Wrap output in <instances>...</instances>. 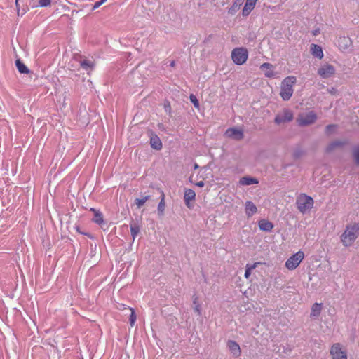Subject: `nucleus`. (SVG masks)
<instances>
[{
    "instance_id": "nucleus-1",
    "label": "nucleus",
    "mask_w": 359,
    "mask_h": 359,
    "mask_svg": "<svg viewBox=\"0 0 359 359\" xmlns=\"http://www.w3.org/2000/svg\"><path fill=\"white\" fill-rule=\"evenodd\" d=\"M359 236V225L357 224H349L341 235V242L345 247H350L355 241Z\"/></svg>"
},
{
    "instance_id": "nucleus-18",
    "label": "nucleus",
    "mask_w": 359,
    "mask_h": 359,
    "mask_svg": "<svg viewBox=\"0 0 359 359\" xmlns=\"http://www.w3.org/2000/svg\"><path fill=\"white\" fill-rule=\"evenodd\" d=\"M196 193L191 189H185L184 200L187 207H189V202L195 199Z\"/></svg>"
},
{
    "instance_id": "nucleus-27",
    "label": "nucleus",
    "mask_w": 359,
    "mask_h": 359,
    "mask_svg": "<svg viewBox=\"0 0 359 359\" xmlns=\"http://www.w3.org/2000/svg\"><path fill=\"white\" fill-rule=\"evenodd\" d=\"M255 6L252 5V4L245 3V6L242 10L243 16H244V17L248 16L252 12V11L254 9Z\"/></svg>"
},
{
    "instance_id": "nucleus-44",
    "label": "nucleus",
    "mask_w": 359,
    "mask_h": 359,
    "mask_svg": "<svg viewBox=\"0 0 359 359\" xmlns=\"http://www.w3.org/2000/svg\"><path fill=\"white\" fill-rule=\"evenodd\" d=\"M19 0H15V5H16V7H17V9H18V15H20V11H19Z\"/></svg>"
},
{
    "instance_id": "nucleus-32",
    "label": "nucleus",
    "mask_w": 359,
    "mask_h": 359,
    "mask_svg": "<svg viewBox=\"0 0 359 359\" xmlns=\"http://www.w3.org/2000/svg\"><path fill=\"white\" fill-rule=\"evenodd\" d=\"M353 155L355 163L359 165V146L355 147L353 151Z\"/></svg>"
},
{
    "instance_id": "nucleus-35",
    "label": "nucleus",
    "mask_w": 359,
    "mask_h": 359,
    "mask_svg": "<svg viewBox=\"0 0 359 359\" xmlns=\"http://www.w3.org/2000/svg\"><path fill=\"white\" fill-rule=\"evenodd\" d=\"M190 101L194 104V107L196 108L199 107V103L196 96L194 95H190Z\"/></svg>"
},
{
    "instance_id": "nucleus-41",
    "label": "nucleus",
    "mask_w": 359,
    "mask_h": 359,
    "mask_svg": "<svg viewBox=\"0 0 359 359\" xmlns=\"http://www.w3.org/2000/svg\"><path fill=\"white\" fill-rule=\"evenodd\" d=\"M196 185L199 187H204L205 183L203 182V181H200V182H198L197 183H196Z\"/></svg>"
},
{
    "instance_id": "nucleus-21",
    "label": "nucleus",
    "mask_w": 359,
    "mask_h": 359,
    "mask_svg": "<svg viewBox=\"0 0 359 359\" xmlns=\"http://www.w3.org/2000/svg\"><path fill=\"white\" fill-rule=\"evenodd\" d=\"M150 144H151V147L156 149V150H161V148H162V142H161V140H160V138L154 135H152L150 138Z\"/></svg>"
},
{
    "instance_id": "nucleus-24",
    "label": "nucleus",
    "mask_w": 359,
    "mask_h": 359,
    "mask_svg": "<svg viewBox=\"0 0 359 359\" xmlns=\"http://www.w3.org/2000/svg\"><path fill=\"white\" fill-rule=\"evenodd\" d=\"M15 65L20 73L28 74L29 72L28 67L20 59L16 60Z\"/></svg>"
},
{
    "instance_id": "nucleus-29",
    "label": "nucleus",
    "mask_w": 359,
    "mask_h": 359,
    "mask_svg": "<svg viewBox=\"0 0 359 359\" xmlns=\"http://www.w3.org/2000/svg\"><path fill=\"white\" fill-rule=\"evenodd\" d=\"M337 126L331 124L326 126L325 133L328 135L333 134L337 130Z\"/></svg>"
},
{
    "instance_id": "nucleus-12",
    "label": "nucleus",
    "mask_w": 359,
    "mask_h": 359,
    "mask_svg": "<svg viewBox=\"0 0 359 359\" xmlns=\"http://www.w3.org/2000/svg\"><path fill=\"white\" fill-rule=\"evenodd\" d=\"M227 346L234 357L237 358L241 355V348L237 342L233 340H229L227 342Z\"/></svg>"
},
{
    "instance_id": "nucleus-19",
    "label": "nucleus",
    "mask_w": 359,
    "mask_h": 359,
    "mask_svg": "<svg viewBox=\"0 0 359 359\" xmlns=\"http://www.w3.org/2000/svg\"><path fill=\"white\" fill-rule=\"evenodd\" d=\"M244 0H233V4L228 9L229 14L233 15L238 11H239L241 5L243 4Z\"/></svg>"
},
{
    "instance_id": "nucleus-48",
    "label": "nucleus",
    "mask_w": 359,
    "mask_h": 359,
    "mask_svg": "<svg viewBox=\"0 0 359 359\" xmlns=\"http://www.w3.org/2000/svg\"><path fill=\"white\" fill-rule=\"evenodd\" d=\"M168 107H170V105H169V104H168V106H165V109H166L167 108H168Z\"/></svg>"
},
{
    "instance_id": "nucleus-4",
    "label": "nucleus",
    "mask_w": 359,
    "mask_h": 359,
    "mask_svg": "<svg viewBox=\"0 0 359 359\" xmlns=\"http://www.w3.org/2000/svg\"><path fill=\"white\" fill-rule=\"evenodd\" d=\"M248 53L244 48H236L231 52V58L237 65H243L248 60Z\"/></svg>"
},
{
    "instance_id": "nucleus-43",
    "label": "nucleus",
    "mask_w": 359,
    "mask_h": 359,
    "mask_svg": "<svg viewBox=\"0 0 359 359\" xmlns=\"http://www.w3.org/2000/svg\"><path fill=\"white\" fill-rule=\"evenodd\" d=\"M300 155H301V151H295V152H294V157H296V158L299 157V156H300Z\"/></svg>"
},
{
    "instance_id": "nucleus-37",
    "label": "nucleus",
    "mask_w": 359,
    "mask_h": 359,
    "mask_svg": "<svg viewBox=\"0 0 359 359\" xmlns=\"http://www.w3.org/2000/svg\"><path fill=\"white\" fill-rule=\"evenodd\" d=\"M102 4H103L102 3H101L100 1H96L93 6V10H95L97 9V8H99Z\"/></svg>"
},
{
    "instance_id": "nucleus-47",
    "label": "nucleus",
    "mask_w": 359,
    "mask_h": 359,
    "mask_svg": "<svg viewBox=\"0 0 359 359\" xmlns=\"http://www.w3.org/2000/svg\"><path fill=\"white\" fill-rule=\"evenodd\" d=\"M198 167V165L196 163V164H195V165H194V168L196 169V168H197Z\"/></svg>"
},
{
    "instance_id": "nucleus-36",
    "label": "nucleus",
    "mask_w": 359,
    "mask_h": 359,
    "mask_svg": "<svg viewBox=\"0 0 359 359\" xmlns=\"http://www.w3.org/2000/svg\"><path fill=\"white\" fill-rule=\"evenodd\" d=\"M259 262H255L254 264H246V269H249L250 271H252L255 269L258 264H259Z\"/></svg>"
},
{
    "instance_id": "nucleus-31",
    "label": "nucleus",
    "mask_w": 359,
    "mask_h": 359,
    "mask_svg": "<svg viewBox=\"0 0 359 359\" xmlns=\"http://www.w3.org/2000/svg\"><path fill=\"white\" fill-rule=\"evenodd\" d=\"M128 309L130 311V323L131 326H133L135 320H136V316L135 313V311L132 308H128Z\"/></svg>"
},
{
    "instance_id": "nucleus-17",
    "label": "nucleus",
    "mask_w": 359,
    "mask_h": 359,
    "mask_svg": "<svg viewBox=\"0 0 359 359\" xmlns=\"http://www.w3.org/2000/svg\"><path fill=\"white\" fill-rule=\"evenodd\" d=\"M90 210L91 212H93L94 214V217L92 219V221L93 222H95L99 225L104 223L103 215H102V213L100 210H97L93 208H91L90 209Z\"/></svg>"
},
{
    "instance_id": "nucleus-23",
    "label": "nucleus",
    "mask_w": 359,
    "mask_h": 359,
    "mask_svg": "<svg viewBox=\"0 0 359 359\" xmlns=\"http://www.w3.org/2000/svg\"><path fill=\"white\" fill-rule=\"evenodd\" d=\"M165 208V194L163 192L161 193V198L158 205L157 210L159 216H163L164 215V211Z\"/></svg>"
},
{
    "instance_id": "nucleus-28",
    "label": "nucleus",
    "mask_w": 359,
    "mask_h": 359,
    "mask_svg": "<svg viewBox=\"0 0 359 359\" xmlns=\"http://www.w3.org/2000/svg\"><path fill=\"white\" fill-rule=\"evenodd\" d=\"M150 198V196H146L142 198H136L135 200V203L137 205V208H140L143 205L148 201Z\"/></svg>"
},
{
    "instance_id": "nucleus-8",
    "label": "nucleus",
    "mask_w": 359,
    "mask_h": 359,
    "mask_svg": "<svg viewBox=\"0 0 359 359\" xmlns=\"http://www.w3.org/2000/svg\"><path fill=\"white\" fill-rule=\"evenodd\" d=\"M332 359H347V353L339 343L334 344L330 351Z\"/></svg>"
},
{
    "instance_id": "nucleus-11",
    "label": "nucleus",
    "mask_w": 359,
    "mask_h": 359,
    "mask_svg": "<svg viewBox=\"0 0 359 359\" xmlns=\"http://www.w3.org/2000/svg\"><path fill=\"white\" fill-rule=\"evenodd\" d=\"M351 39L345 36H340L337 41V46L342 51L348 50L351 47Z\"/></svg>"
},
{
    "instance_id": "nucleus-7",
    "label": "nucleus",
    "mask_w": 359,
    "mask_h": 359,
    "mask_svg": "<svg viewBox=\"0 0 359 359\" xmlns=\"http://www.w3.org/2000/svg\"><path fill=\"white\" fill-rule=\"evenodd\" d=\"M293 118V112L289 109H284L276 116L274 122L276 124L280 125L281 123L290 122L292 121Z\"/></svg>"
},
{
    "instance_id": "nucleus-16",
    "label": "nucleus",
    "mask_w": 359,
    "mask_h": 359,
    "mask_svg": "<svg viewBox=\"0 0 359 359\" xmlns=\"http://www.w3.org/2000/svg\"><path fill=\"white\" fill-rule=\"evenodd\" d=\"M322 309L323 304L321 303L313 304L311 306L310 317L311 318H318L321 313Z\"/></svg>"
},
{
    "instance_id": "nucleus-33",
    "label": "nucleus",
    "mask_w": 359,
    "mask_h": 359,
    "mask_svg": "<svg viewBox=\"0 0 359 359\" xmlns=\"http://www.w3.org/2000/svg\"><path fill=\"white\" fill-rule=\"evenodd\" d=\"M51 0H39V6L47 7L50 5Z\"/></svg>"
},
{
    "instance_id": "nucleus-39",
    "label": "nucleus",
    "mask_w": 359,
    "mask_h": 359,
    "mask_svg": "<svg viewBox=\"0 0 359 359\" xmlns=\"http://www.w3.org/2000/svg\"><path fill=\"white\" fill-rule=\"evenodd\" d=\"M328 92L330 94L335 95L337 92V90L335 88H331L328 89Z\"/></svg>"
},
{
    "instance_id": "nucleus-30",
    "label": "nucleus",
    "mask_w": 359,
    "mask_h": 359,
    "mask_svg": "<svg viewBox=\"0 0 359 359\" xmlns=\"http://www.w3.org/2000/svg\"><path fill=\"white\" fill-rule=\"evenodd\" d=\"M81 66L86 70H88L92 68L93 62L90 60H84L81 62Z\"/></svg>"
},
{
    "instance_id": "nucleus-34",
    "label": "nucleus",
    "mask_w": 359,
    "mask_h": 359,
    "mask_svg": "<svg viewBox=\"0 0 359 359\" xmlns=\"http://www.w3.org/2000/svg\"><path fill=\"white\" fill-rule=\"evenodd\" d=\"M194 304V311L198 313V315H201V306L197 302V298L196 297L193 302Z\"/></svg>"
},
{
    "instance_id": "nucleus-46",
    "label": "nucleus",
    "mask_w": 359,
    "mask_h": 359,
    "mask_svg": "<svg viewBox=\"0 0 359 359\" xmlns=\"http://www.w3.org/2000/svg\"><path fill=\"white\" fill-rule=\"evenodd\" d=\"M101 3L104 4L107 0H100Z\"/></svg>"
},
{
    "instance_id": "nucleus-22",
    "label": "nucleus",
    "mask_w": 359,
    "mask_h": 359,
    "mask_svg": "<svg viewBox=\"0 0 359 359\" xmlns=\"http://www.w3.org/2000/svg\"><path fill=\"white\" fill-rule=\"evenodd\" d=\"M258 180L256 178L251 177H243L239 180V184L242 186H249L251 184H258Z\"/></svg>"
},
{
    "instance_id": "nucleus-14",
    "label": "nucleus",
    "mask_w": 359,
    "mask_h": 359,
    "mask_svg": "<svg viewBox=\"0 0 359 359\" xmlns=\"http://www.w3.org/2000/svg\"><path fill=\"white\" fill-rule=\"evenodd\" d=\"M245 214L248 217H252L257 211V206L250 201H248L245 204Z\"/></svg>"
},
{
    "instance_id": "nucleus-40",
    "label": "nucleus",
    "mask_w": 359,
    "mask_h": 359,
    "mask_svg": "<svg viewBox=\"0 0 359 359\" xmlns=\"http://www.w3.org/2000/svg\"><path fill=\"white\" fill-rule=\"evenodd\" d=\"M320 34V29L318 28V29H316L312 31V34L313 36H316L317 35H318Z\"/></svg>"
},
{
    "instance_id": "nucleus-2",
    "label": "nucleus",
    "mask_w": 359,
    "mask_h": 359,
    "mask_svg": "<svg viewBox=\"0 0 359 359\" xmlns=\"http://www.w3.org/2000/svg\"><path fill=\"white\" fill-rule=\"evenodd\" d=\"M297 81L295 76H290L283 79L280 87V96L285 101L289 100L293 94V86Z\"/></svg>"
},
{
    "instance_id": "nucleus-15",
    "label": "nucleus",
    "mask_w": 359,
    "mask_h": 359,
    "mask_svg": "<svg viewBox=\"0 0 359 359\" xmlns=\"http://www.w3.org/2000/svg\"><path fill=\"white\" fill-rule=\"evenodd\" d=\"M258 226L260 230L266 232H270L273 228V224L272 222L266 219H261L258 222Z\"/></svg>"
},
{
    "instance_id": "nucleus-6",
    "label": "nucleus",
    "mask_w": 359,
    "mask_h": 359,
    "mask_svg": "<svg viewBox=\"0 0 359 359\" xmlns=\"http://www.w3.org/2000/svg\"><path fill=\"white\" fill-rule=\"evenodd\" d=\"M317 119L315 112L309 111L300 114L297 119V123L300 126H306L313 123Z\"/></svg>"
},
{
    "instance_id": "nucleus-5",
    "label": "nucleus",
    "mask_w": 359,
    "mask_h": 359,
    "mask_svg": "<svg viewBox=\"0 0 359 359\" xmlns=\"http://www.w3.org/2000/svg\"><path fill=\"white\" fill-rule=\"evenodd\" d=\"M304 258V252L299 250L287 259L285 262V267L289 270H294L297 268Z\"/></svg>"
},
{
    "instance_id": "nucleus-26",
    "label": "nucleus",
    "mask_w": 359,
    "mask_h": 359,
    "mask_svg": "<svg viewBox=\"0 0 359 359\" xmlns=\"http://www.w3.org/2000/svg\"><path fill=\"white\" fill-rule=\"evenodd\" d=\"M140 228L137 224L132 223L130 224V232L133 238V241L135 239L137 234L140 233Z\"/></svg>"
},
{
    "instance_id": "nucleus-42",
    "label": "nucleus",
    "mask_w": 359,
    "mask_h": 359,
    "mask_svg": "<svg viewBox=\"0 0 359 359\" xmlns=\"http://www.w3.org/2000/svg\"><path fill=\"white\" fill-rule=\"evenodd\" d=\"M257 0H247L246 3L252 4V5L255 6L256 2Z\"/></svg>"
},
{
    "instance_id": "nucleus-45",
    "label": "nucleus",
    "mask_w": 359,
    "mask_h": 359,
    "mask_svg": "<svg viewBox=\"0 0 359 359\" xmlns=\"http://www.w3.org/2000/svg\"><path fill=\"white\" fill-rule=\"evenodd\" d=\"M175 66V62L174 60H172L170 63V67H174Z\"/></svg>"
},
{
    "instance_id": "nucleus-38",
    "label": "nucleus",
    "mask_w": 359,
    "mask_h": 359,
    "mask_svg": "<svg viewBox=\"0 0 359 359\" xmlns=\"http://www.w3.org/2000/svg\"><path fill=\"white\" fill-rule=\"evenodd\" d=\"M251 271H250L249 269H246L245 268V274H244V276L248 278L250 277V274H251Z\"/></svg>"
},
{
    "instance_id": "nucleus-20",
    "label": "nucleus",
    "mask_w": 359,
    "mask_h": 359,
    "mask_svg": "<svg viewBox=\"0 0 359 359\" xmlns=\"http://www.w3.org/2000/svg\"><path fill=\"white\" fill-rule=\"evenodd\" d=\"M311 51L312 55L317 58L322 59L323 57V49L320 46L313 43L311 44Z\"/></svg>"
},
{
    "instance_id": "nucleus-25",
    "label": "nucleus",
    "mask_w": 359,
    "mask_h": 359,
    "mask_svg": "<svg viewBox=\"0 0 359 359\" xmlns=\"http://www.w3.org/2000/svg\"><path fill=\"white\" fill-rule=\"evenodd\" d=\"M346 144V142L344 141H340V140H336L332 142H331L326 148L327 152H331L333 151L336 147H341Z\"/></svg>"
},
{
    "instance_id": "nucleus-13",
    "label": "nucleus",
    "mask_w": 359,
    "mask_h": 359,
    "mask_svg": "<svg viewBox=\"0 0 359 359\" xmlns=\"http://www.w3.org/2000/svg\"><path fill=\"white\" fill-rule=\"evenodd\" d=\"M260 69L264 71V75L268 78H273L276 74L273 70V66L271 63L265 62L260 66Z\"/></svg>"
},
{
    "instance_id": "nucleus-3",
    "label": "nucleus",
    "mask_w": 359,
    "mask_h": 359,
    "mask_svg": "<svg viewBox=\"0 0 359 359\" xmlns=\"http://www.w3.org/2000/svg\"><path fill=\"white\" fill-rule=\"evenodd\" d=\"M297 206L302 214L308 212L313 206V200L311 196L302 194L297 199Z\"/></svg>"
},
{
    "instance_id": "nucleus-10",
    "label": "nucleus",
    "mask_w": 359,
    "mask_h": 359,
    "mask_svg": "<svg viewBox=\"0 0 359 359\" xmlns=\"http://www.w3.org/2000/svg\"><path fill=\"white\" fill-rule=\"evenodd\" d=\"M225 136L229 138L236 140H241L243 137V130L240 128H228L224 133Z\"/></svg>"
},
{
    "instance_id": "nucleus-9",
    "label": "nucleus",
    "mask_w": 359,
    "mask_h": 359,
    "mask_svg": "<svg viewBox=\"0 0 359 359\" xmlns=\"http://www.w3.org/2000/svg\"><path fill=\"white\" fill-rule=\"evenodd\" d=\"M335 71V68L333 65L326 63L318 69V74L322 79H327L334 75Z\"/></svg>"
}]
</instances>
